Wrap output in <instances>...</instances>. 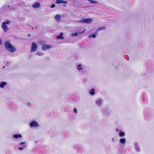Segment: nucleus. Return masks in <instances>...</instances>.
<instances>
[{
	"label": "nucleus",
	"instance_id": "nucleus-3",
	"mask_svg": "<svg viewBox=\"0 0 154 154\" xmlns=\"http://www.w3.org/2000/svg\"><path fill=\"white\" fill-rule=\"evenodd\" d=\"M93 20L91 19H81L79 21L78 23H84L89 24L91 23Z\"/></svg>",
	"mask_w": 154,
	"mask_h": 154
},
{
	"label": "nucleus",
	"instance_id": "nucleus-20",
	"mask_svg": "<svg viewBox=\"0 0 154 154\" xmlns=\"http://www.w3.org/2000/svg\"><path fill=\"white\" fill-rule=\"evenodd\" d=\"M7 84V83L5 82H2L0 83V87L3 88L4 87V86Z\"/></svg>",
	"mask_w": 154,
	"mask_h": 154
},
{
	"label": "nucleus",
	"instance_id": "nucleus-18",
	"mask_svg": "<svg viewBox=\"0 0 154 154\" xmlns=\"http://www.w3.org/2000/svg\"><path fill=\"white\" fill-rule=\"evenodd\" d=\"M22 137V135L20 134H15L13 136V137L14 138H16V139H18L19 138H21Z\"/></svg>",
	"mask_w": 154,
	"mask_h": 154
},
{
	"label": "nucleus",
	"instance_id": "nucleus-8",
	"mask_svg": "<svg viewBox=\"0 0 154 154\" xmlns=\"http://www.w3.org/2000/svg\"><path fill=\"white\" fill-rule=\"evenodd\" d=\"M102 112L104 115L107 116L110 115V112L106 108H102L101 109Z\"/></svg>",
	"mask_w": 154,
	"mask_h": 154
},
{
	"label": "nucleus",
	"instance_id": "nucleus-32",
	"mask_svg": "<svg viewBox=\"0 0 154 154\" xmlns=\"http://www.w3.org/2000/svg\"><path fill=\"white\" fill-rule=\"evenodd\" d=\"M112 142H114V138H112Z\"/></svg>",
	"mask_w": 154,
	"mask_h": 154
},
{
	"label": "nucleus",
	"instance_id": "nucleus-33",
	"mask_svg": "<svg viewBox=\"0 0 154 154\" xmlns=\"http://www.w3.org/2000/svg\"><path fill=\"white\" fill-rule=\"evenodd\" d=\"M63 6L66 7V4H63Z\"/></svg>",
	"mask_w": 154,
	"mask_h": 154
},
{
	"label": "nucleus",
	"instance_id": "nucleus-34",
	"mask_svg": "<svg viewBox=\"0 0 154 154\" xmlns=\"http://www.w3.org/2000/svg\"><path fill=\"white\" fill-rule=\"evenodd\" d=\"M0 44L2 45V42L1 40L0 39Z\"/></svg>",
	"mask_w": 154,
	"mask_h": 154
},
{
	"label": "nucleus",
	"instance_id": "nucleus-27",
	"mask_svg": "<svg viewBox=\"0 0 154 154\" xmlns=\"http://www.w3.org/2000/svg\"><path fill=\"white\" fill-rule=\"evenodd\" d=\"M26 105L29 107H31L32 106L31 103L30 102H27L26 103Z\"/></svg>",
	"mask_w": 154,
	"mask_h": 154
},
{
	"label": "nucleus",
	"instance_id": "nucleus-4",
	"mask_svg": "<svg viewBox=\"0 0 154 154\" xmlns=\"http://www.w3.org/2000/svg\"><path fill=\"white\" fill-rule=\"evenodd\" d=\"M103 100L101 98L96 99L95 100V103L96 106L98 107H100L103 105Z\"/></svg>",
	"mask_w": 154,
	"mask_h": 154
},
{
	"label": "nucleus",
	"instance_id": "nucleus-1",
	"mask_svg": "<svg viewBox=\"0 0 154 154\" xmlns=\"http://www.w3.org/2000/svg\"><path fill=\"white\" fill-rule=\"evenodd\" d=\"M5 46L6 49L11 52H14L16 51V48L8 41L6 42Z\"/></svg>",
	"mask_w": 154,
	"mask_h": 154
},
{
	"label": "nucleus",
	"instance_id": "nucleus-28",
	"mask_svg": "<svg viewBox=\"0 0 154 154\" xmlns=\"http://www.w3.org/2000/svg\"><path fill=\"white\" fill-rule=\"evenodd\" d=\"M105 29V27H101L97 29V31H100V30H102Z\"/></svg>",
	"mask_w": 154,
	"mask_h": 154
},
{
	"label": "nucleus",
	"instance_id": "nucleus-7",
	"mask_svg": "<svg viewBox=\"0 0 154 154\" xmlns=\"http://www.w3.org/2000/svg\"><path fill=\"white\" fill-rule=\"evenodd\" d=\"M133 144L135 151L137 152H140V148L139 144L136 142H134Z\"/></svg>",
	"mask_w": 154,
	"mask_h": 154
},
{
	"label": "nucleus",
	"instance_id": "nucleus-25",
	"mask_svg": "<svg viewBox=\"0 0 154 154\" xmlns=\"http://www.w3.org/2000/svg\"><path fill=\"white\" fill-rule=\"evenodd\" d=\"M88 1L92 4H98V2L93 0H89Z\"/></svg>",
	"mask_w": 154,
	"mask_h": 154
},
{
	"label": "nucleus",
	"instance_id": "nucleus-19",
	"mask_svg": "<svg viewBox=\"0 0 154 154\" xmlns=\"http://www.w3.org/2000/svg\"><path fill=\"white\" fill-rule=\"evenodd\" d=\"M89 93L91 95H94L95 94V90L94 88H92L89 91Z\"/></svg>",
	"mask_w": 154,
	"mask_h": 154
},
{
	"label": "nucleus",
	"instance_id": "nucleus-13",
	"mask_svg": "<svg viewBox=\"0 0 154 154\" xmlns=\"http://www.w3.org/2000/svg\"><path fill=\"white\" fill-rule=\"evenodd\" d=\"M85 31V29L84 30V31H83L82 32H75L74 33H72L71 34V36H77L78 35H79L81 34L82 33H84Z\"/></svg>",
	"mask_w": 154,
	"mask_h": 154
},
{
	"label": "nucleus",
	"instance_id": "nucleus-12",
	"mask_svg": "<svg viewBox=\"0 0 154 154\" xmlns=\"http://www.w3.org/2000/svg\"><path fill=\"white\" fill-rule=\"evenodd\" d=\"M2 27L4 31L5 32H7L9 28H8L7 26L5 24H4V23H2Z\"/></svg>",
	"mask_w": 154,
	"mask_h": 154
},
{
	"label": "nucleus",
	"instance_id": "nucleus-17",
	"mask_svg": "<svg viewBox=\"0 0 154 154\" xmlns=\"http://www.w3.org/2000/svg\"><path fill=\"white\" fill-rule=\"evenodd\" d=\"M63 33L61 32L59 35H58L57 36L56 38L57 39H63L64 37L63 36Z\"/></svg>",
	"mask_w": 154,
	"mask_h": 154
},
{
	"label": "nucleus",
	"instance_id": "nucleus-14",
	"mask_svg": "<svg viewBox=\"0 0 154 154\" xmlns=\"http://www.w3.org/2000/svg\"><path fill=\"white\" fill-rule=\"evenodd\" d=\"M126 140V138H122L119 140V141L121 145H124L125 143Z\"/></svg>",
	"mask_w": 154,
	"mask_h": 154
},
{
	"label": "nucleus",
	"instance_id": "nucleus-21",
	"mask_svg": "<svg viewBox=\"0 0 154 154\" xmlns=\"http://www.w3.org/2000/svg\"><path fill=\"white\" fill-rule=\"evenodd\" d=\"M55 19L57 21H59L61 20V16L59 14H57L55 16Z\"/></svg>",
	"mask_w": 154,
	"mask_h": 154
},
{
	"label": "nucleus",
	"instance_id": "nucleus-16",
	"mask_svg": "<svg viewBox=\"0 0 154 154\" xmlns=\"http://www.w3.org/2000/svg\"><path fill=\"white\" fill-rule=\"evenodd\" d=\"M56 3L58 4L65 3L67 4L68 3L67 2L64 1L63 0H57L56 1Z\"/></svg>",
	"mask_w": 154,
	"mask_h": 154
},
{
	"label": "nucleus",
	"instance_id": "nucleus-24",
	"mask_svg": "<svg viewBox=\"0 0 154 154\" xmlns=\"http://www.w3.org/2000/svg\"><path fill=\"white\" fill-rule=\"evenodd\" d=\"M77 68L79 70H81L83 69V67H82V66L81 64H79L78 65Z\"/></svg>",
	"mask_w": 154,
	"mask_h": 154
},
{
	"label": "nucleus",
	"instance_id": "nucleus-15",
	"mask_svg": "<svg viewBox=\"0 0 154 154\" xmlns=\"http://www.w3.org/2000/svg\"><path fill=\"white\" fill-rule=\"evenodd\" d=\"M32 6L33 8H38L40 7L41 5L39 3L36 2L32 5Z\"/></svg>",
	"mask_w": 154,
	"mask_h": 154
},
{
	"label": "nucleus",
	"instance_id": "nucleus-9",
	"mask_svg": "<svg viewBox=\"0 0 154 154\" xmlns=\"http://www.w3.org/2000/svg\"><path fill=\"white\" fill-rule=\"evenodd\" d=\"M25 143H26L25 142H21L19 144V145L20 147H18V149L22 151L26 147L25 145Z\"/></svg>",
	"mask_w": 154,
	"mask_h": 154
},
{
	"label": "nucleus",
	"instance_id": "nucleus-5",
	"mask_svg": "<svg viewBox=\"0 0 154 154\" xmlns=\"http://www.w3.org/2000/svg\"><path fill=\"white\" fill-rule=\"evenodd\" d=\"M39 124L35 120L31 122L29 124V126L31 128H38L39 127Z\"/></svg>",
	"mask_w": 154,
	"mask_h": 154
},
{
	"label": "nucleus",
	"instance_id": "nucleus-2",
	"mask_svg": "<svg viewBox=\"0 0 154 154\" xmlns=\"http://www.w3.org/2000/svg\"><path fill=\"white\" fill-rule=\"evenodd\" d=\"M144 116L146 119L148 120H151L154 118L153 114L151 112H145Z\"/></svg>",
	"mask_w": 154,
	"mask_h": 154
},
{
	"label": "nucleus",
	"instance_id": "nucleus-37",
	"mask_svg": "<svg viewBox=\"0 0 154 154\" xmlns=\"http://www.w3.org/2000/svg\"><path fill=\"white\" fill-rule=\"evenodd\" d=\"M5 68V66H4V67H3V68Z\"/></svg>",
	"mask_w": 154,
	"mask_h": 154
},
{
	"label": "nucleus",
	"instance_id": "nucleus-31",
	"mask_svg": "<svg viewBox=\"0 0 154 154\" xmlns=\"http://www.w3.org/2000/svg\"><path fill=\"white\" fill-rule=\"evenodd\" d=\"M74 112L75 113H77V109L76 108H75L74 109Z\"/></svg>",
	"mask_w": 154,
	"mask_h": 154
},
{
	"label": "nucleus",
	"instance_id": "nucleus-30",
	"mask_svg": "<svg viewBox=\"0 0 154 154\" xmlns=\"http://www.w3.org/2000/svg\"><path fill=\"white\" fill-rule=\"evenodd\" d=\"M55 7V4H52V5H51V8H54V7Z\"/></svg>",
	"mask_w": 154,
	"mask_h": 154
},
{
	"label": "nucleus",
	"instance_id": "nucleus-6",
	"mask_svg": "<svg viewBox=\"0 0 154 154\" xmlns=\"http://www.w3.org/2000/svg\"><path fill=\"white\" fill-rule=\"evenodd\" d=\"M4 9L7 11H10L14 10L15 8L13 5H5L3 6Z\"/></svg>",
	"mask_w": 154,
	"mask_h": 154
},
{
	"label": "nucleus",
	"instance_id": "nucleus-22",
	"mask_svg": "<svg viewBox=\"0 0 154 154\" xmlns=\"http://www.w3.org/2000/svg\"><path fill=\"white\" fill-rule=\"evenodd\" d=\"M119 135L120 137H123L125 136V134L121 130L119 131Z\"/></svg>",
	"mask_w": 154,
	"mask_h": 154
},
{
	"label": "nucleus",
	"instance_id": "nucleus-23",
	"mask_svg": "<svg viewBox=\"0 0 154 154\" xmlns=\"http://www.w3.org/2000/svg\"><path fill=\"white\" fill-rule=\"evenodd\" d=\"M97 34L96 33L91 34L88 37L89 38H95L96 37Z\"/></svg>",
	"mask_w": 154,
	"mask_h": 154
},
{
	"label": "nucleus",
	"instance_id": "nucleus-29",
	"mask_svg": "<svg viewBox=\"0 0 154 154\" xmlns=\"http://www.w3.org/2000/svg\"><path fill=\"white\" fill-rule=\"evenodd\" d=\"M3 23H4L5 24H8L10 23V22L9 20H7L5 22H4Z\"/></svg>",
	"mask_w": 154,
	"mask_h": 154
},
{
	"label": "nucleus",
	"instance_id": "nucleus-36",
	"mask_svg": "<svg viewBox=\"0 0 154 154\" xmlns=\"http://www.w3.org/2000/svg\"><path fill=\"white\" fill-rule=\"evenodd\" d=\"M29 36H30V35H29Z\"/></svg>",
	"mask_w": 154,
	"mask_h": 154
},
{
	"label": "nucleus",
	"instance_id": "nucleus-35",
	"mask_svg": "<svg viewBox=\"0 0 154 154\" xmlns=\"http://www.w3.org/2000/svg\"><path fill=\"white\" fill-rule=\"evenodd\" d=\"M116 131H119V129H117H117H116Z\"/></svg>",
	"mask_w": 154,
	"mask_h": 154
},
{
	"label": "nucleus",
	"instance_id": "nucleus-11",
	"mask_svg": "<svg viewBox=\"0 0 154 154\" xmlns=\"http://www.w3.org/2000/svg\"><path fill=\"white\" fill-rule=\"evenodd\" d=\"M52 48V46L51 45H44L42 47V49L44 51H46L47 49H50Z\"/></svg>",
	"mask_w": 154,
	"mask_h": 154
},
{
	"label": "nucleus",
	"instance_id": "nucleus-26",
	"mask_svg": "<svg viewBox=\"0 0 154 154\" xmlns=\"http://www.w3.org/2000/svg\"><path fill=\"white\" fill-rule=\"evenodd\" d=\"M36 55L39 56H43L44 54L43 53L41 52H38L36 53Z\"/></svg>",
	"mask_w": 154,
	"mask_h": 154
},
{
	"label": "nucleus",
	"instance_id": "nucleus-10",
	"mask_svg": "<svg viewBox=\"0 0 154 154\" xmlns=\"http://www.w3.org/2000/svg\"><path fill=\"white\" fill-rule=\"evenodd\" d=\"M37 44L35 42H32V44L31 52H35L37 50Z\"/></svg>",
	"mask_w": 154,
	"mask_h": 154
}]
</instances>
